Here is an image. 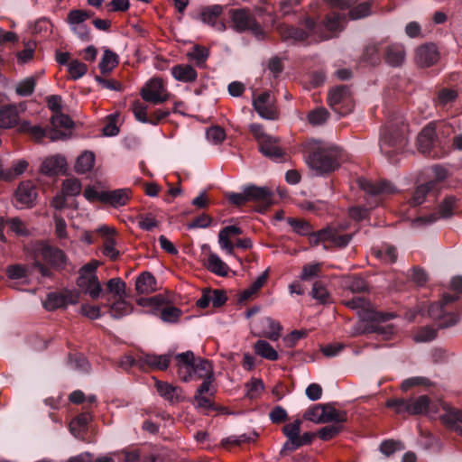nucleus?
I'll return each mask as SVG.
<instances>
[{"mask_svg": "<svg viewBox=\"0 0 462 462\" xmlns=\"http://www.w3.org/2000/svg\"><path fill=\"white\" fill-rule=\"evenodd\" d=\"M339 151L323 141L310 140L305 145V162L317 174H327L338 168Z\"/></svg>", "mask_w": 462, "mask_h": 462, "instance_id": "obj_1", "label": "nucleus"}, {"mask_svg": "<svg viewBox=\"0 0 462 462\" xmlns=\"http://www.w3.org/2000/svg\"><path fill=\"white\" fill-rule=\"evenodd\" d=\"M360 321L353 327L351 336L376 333L383 339H389L395 333V328L392 324L385 322L394 318L393 313L378 311L359 312Z\"/></svg>", "mask_w": 462, "mask_h": 462, "instance_id": "obj_2", "label": "nucleus"}, {"mask_svg": "<svg viewBox=\"0 0 462 462\" xmlns=\"http://www.w3.org/2000/svg\"><path fill=\"white\" fill-rule=\"evenodd\" d=\"M407 125L402 122L389 123L381 133V152L391 162H395L394 156L402 151L406 144Z\"/></svg>", "mask_w": 462, "mask_h": 462, "instance_id": "obj_3", "label": "nucleus"}, {"mask_svg": "<svg viewBox=\"0 0 462 462\" xmlns=\"http://www.w3.org/2000/svg\"><path fill=\"white\" fill-rule=\"evenodd\" d=\"M178 374L180 378L188 382L193 375L199 379L212 378L213 367L209 361L202 358H195L193 352L187 351L176 355Z\"/></svg>", "mask_w": 462, "mask_h": 462, "instance_id": "obj_4", "label": "nucleus"}, {"mask_svg": "<svg viewBox=\"0 0 462 462\" xmlns=\"http://www.w3.org/2000/svg\"><path fill=\"white\" fill-rule=\"evenodd\" d=\"M303 418L316 424L340 423L346 420V413L344 411L335 409L329 403L316 404L305 411Z\"/></svg>", "mask_w": 462, "mask_h": 462, "instance_id": "obj_5", "label": "nucleus"}, {"mask_svg": "<svg viewBox=\"0 0 462 462\" xmlns=\"http://www.w3.org/2000/svg\"><path fill=\"white\" fill-rule=\"evenodd\" d=\"M430 398L421 395L415 399L405 400L402 398L390 399L386 402L388 408L394 409L397 413H408L411 415L426 412L430 407Z\"/></svg>", "mask_w": 462, "mask_h": 462, "instance_id": "obj_6", "label": "nucleus"}, {"mask_svg": "<svg viewBox=\"0 0 462 462\" xmlns=\"http://www.w3.org/2000/svg\"><path fill=\"white\" fill-rule=\"evenodd\" d=\"M328 106L341 116L347 115L353 108L350 92L345 86L332 89L328 94Z\"/></svg>", "mask_w": 462, "mask_h": 462, "instance_id": "obj_7", "label": "nucleus"}, {"mask_svg": "<svg viewBox=\"0 0 462 462\" xmlns=\"http://www.w3.org/2000/svg\"><path fill=\"white\" fill-rule=\"evenodd\" d=\"M233 26L237 32L251 31L256 37L263 36V31L258 23L255 22L253 14L245 9L232 11Z\"/></svg>", "mask_w": 462, "mask_h": 462, "instance_id": "obj_8", "label": "nucleus"}, {"mask_svg": "<svg viewBox=\"0 0 462 462\" xmlns=\"http://www.w3.org/2000/svg\"><path fill=\"white\" fill-rule=\"evenodd\" d=\"M140 94L143 99L153 105L162 104L169 98V94L160 79L149 80L142 88Z\"/></svg>", "mask_w": 462, "mask_h": 462, "instance_id": "obj_9", "label": "nucleus"}, {"mask_svg": "<svg viewBox=\"0 0 462 462\" xmlns=\"http://www.w3.org/2000/svg\"><path fill=\"white\" fill-rule=\"evenodd\" d=\"M79 300V294L75 291L66 290L61 292H50L43 300V307L47 310H54L67 307L69 304H76Z\"/></svg>", "mask_w": 462, "mask_h": 462, "instance_id": "obj_10", "label": "nucleus"}, {"mask_svg": "<svg viewBox=\"0 0 462 462\" xmlns=\"http://www.w3.org/2000/svg\"><path fill=\"white\" fill-rule=\"evenodd\" d=\"M247 200L254 201L259 204L258 211L266 210L273 204V192L266 187H257L249 185L245 187Z\"/></svg>", "mask_w": 462, "mask_h": 462, "instance_id": "obj_11", "label": "nucleus"}, {"mask_svg": "<svg viewBox=\"0 0 462 462\" xmlns=\"http://www.w3.org/2000/svg\"><path fill=\"white\" fill-rule=\"evenodd\" d=\"M357 184L360 189L373 196H387L397 191L396 188L387 180L372 182L365 178H359Z\"/></svg>", "mask_w": 462, "mask_h": 462, "instance_id": "obj_12", "label": "nucleus"}, {"mask_svg": "<svg viewBox=\"0 0 462 462\" xmlns=\"http://www.w3.org/2000/svg\"><path fill=\"white\" fill-rule=\"evenodd\" d=\"M439 59L438 48L433 43H426L419 46L415 51L414 60L422 68L434 65Z\"/></svg>", "mask_w": 462, "mask_h": 462, "instance_id": "obj_13", "label": "nucleus"}, {"mask_svg": "<svg viewBox=\"0 0 462 462\" xmlns=\"http://www.w3.org/2000/svg\"><path fill=\"white\" fill-rule=\"evenodd\" d=\"M15 207L29 208L37 197L35 186L30 180L21 182L15 191Z\"/></svg>", "mask_w": 462, "mask_h": 462, "instance_id": "obj_14", "label": "nucleus"}, {"mask_svg": "<svg viewBox=\"0 0 462 462\" xmlns=\"http://www.w3.org/2000/svg\"><path fill=\"white\" fill-rule=\"evenodd\" d=\"M253 105L263 118L274 119L276 117L274 99L269 92L262 93L257 98L254 99Z\"/></svg>", "mask_w": 462, "mask_h": 462, "instance_id": "obj_15", "label": "nucleus"}, {"mask_svg": "<svg viewBox=\"0 0 462 462\" xmlns=\"http://www.w3.org/2000/svg\"><path fill=\"white\" fill-rule=\"evenodd\" d=\"M40 254L44 261L56 269H63L67 263L65 254L59 248L43 245L40 249Z\"/></svg>", "mask_w": 462, "mask_h": 462, "instance_id": "obj_16", "label": "nucleus"}, {"mask_svg": "<svg viewBox=\"0 0 462 462\" xmlns=\"http://www.w3.org/2000/svg\"><path fill=\"white\" fill-rule=\"evenodd\" d=\"M305 25L308 28L309 32H305L301 29H298V28H294V27L287 26V25L281 26L279 28V32H280L282 38L284 40L291 39L294 41L301 42V41H304L310 35V33L312 32V31L314 30L315 21L311 18H307L305 20Z\"/></svg>", "mask_w": 462, "mask_h": 462, "instance_id": "obj_17", "label": "nucleus"}, {"mask_svg": "<svg viewBox=\"0 0 462 462\" xmlns=\"http://www.w3.org/2000/svg\"><path fill=\"white\" fill-rule=\"evenodd\" d=\"M301 420H296L291 423H288L283 427V433L288 438V440L283 445L281 450L282 455H285L288 451H292L297 448V439L300 436Z\"/></svg>", "mask_w": 462, "mask_h": 462, "instance_id": "obj_18", "label": "nucleus"}, {"mask_svg": "<svg viewBox=\"0 0 462 462\" xmlns=\"http://www.w3.org/2000/svg\"><path fill=\"white\" fill-rule=\"evenodd\" d=\"M18 106L14 104L5 105L0 108V128L11 129L18 125Z\"/></svg>", "mask_w": 462, "mask_h": 462, "instance_id": "obj_19", "label": "nucleus"}, {"mask_svg": "<svg viewBox=\"0 0 462 462\" xmlns=\"http://www.w3.org/2000/svg\"><path fill=\"white\" fill-rule=\"evenodd\" d=\"M78 286L92 300H97L103 292V289L97 276L79 277L77 281Z\"/></svg>", "mask_w": 462, "mask_h": 462, "instance_id": "obj_20", "label": "nucleus"}, {"mask_svg": "<svg viewBox=\"0 0 462 462\" xmlns=\"http://www.w3.org/2000/svg\"><path fill=\"white\" fill-rule=\"evenodd\" d=\"M130 190L127 189H119L111 191H103L100 196V201L108 203L114 208L125 206L129 200Z\"/></svg>", "mask_w": 462, "mask_h": 462, "instance_id": "obj_21", "label": "nucleus"}, {"mask_svg": "<svg viewBox=\"0 0 462 462\" xmlns=\"http://www.w3.org/2000/svg\"><path fill=\"white\" fill-rule=\"evenodd\" d=\"M279 138L271 136L265 141H261L259 144L260 152L272 160H277L283 156L284 152L279 144Z\"/></svg>", "mask_w": 462, "mask_h": 462, "instance_id": "obj_22", "label": "nucleus"}, {"mask_svg": "<svg viewBox=\"0 0 462 462\" xmlns=\"http://www.w3.org/2000/svg\"><path fill=\"white\" fill-rule=\"evenodd\" d=\"M66 160L63 156L53 155L46 158L41 166V171L46 175H58L65 170Z\"/></svg>", "mask_w": 462, "mask_h": 462, "instance_id": "obj_23", "label": "nucleus"}, {"mask_svg": "<svg viewBox=\"0 0 462 462\" xmlns=\"http://www.w3.org/2000/svg\"><path fill=\"white\" fill-rule=\"evenodd\" d=\"M171 356L170 354L155 355V354H143L139 362L147 365L153 369L166 370L171 362Z\"/></svg>", "mask_w": 462, "mask_h": 462, "instance_id": "obj_24", "label": "nucleus"}, {"mask_svg": "<svg viewBox=\"0 0 462 462\" xmlns=\"http://www.w3.org/2000/svg\"><path fill=\"white\" fill-rule=\"evenodd\" d=\"M240 234H242V229L236 226H227L222 228L218 233V243L221 249L225 250L227 254H232L234 251V244L231 242V237Z\"/></svg>", "mask_w": 462, "mask_h": 462, "instance_id": "obj_25", "label": "nucleus"}, {"mask_svg": "<svg viewBox=\"0 0 462 462\" xmlns=\"http://www.w3.org/2000/svg\"><path fill=\"white\" fill-rule=\"evenodd\" d=\"M405 49L401 44H391L384 52L385 61L392 67H399L405 60Z\"/></svg>", "mask_w": 462, "mask_h": 462, "instance_id": "obj_26", "label": "nucleus"}, {"mask_svg": "<svg viewBox=\"0 0 462 462\" xmlns=\"http://www.w3.org/2000/svg\"><path fill=\"white\" fill-rule=\"evenodd\" d=\"M441 421L462 435V411L456 409H446L440 415Z\"/></svg>", "mask_w": 462, "mask_h": 462, "instance_id": "obj_27", "label": "nucleus"}, {"mask_svg": "<svg viewBox=\"0 0 462 462\" xmlns=\"http://www.w3.org/2000/svg\"><path fill=\"white\" fill-rule=\"evenodd\" d=\"M435 128L431 125L425 126L418 136V149L424 154H429L434 144Z\"/></svg>", "mask_w": 462, "mask_h": 462, "instance_id": "obj_28", "label": "nucleus"}, {"mask_svg": "<svg viewBox=\"0 0 462 462\" xmlns=\"http://www.w3.org/2000/svg\"><path fill=\"white\" fill-rule=\"evenodd\" d=\"M140 458V455L137 449L132 450H122L110 454L109 456L100 457L95 459L94 462H114L117 460L119 462H134Z\"/></svg>", "mask_w": 462, "mask_h": 462, "instance_id": "obj_29", "label": "nucleus"}, {"mask_svg": "<svg viewBox=\"0 0 462 462\" xmlns=\"http://www.w3.org/2000/svg\"><path fill=\"white\" fill-rule=\"evenodd\" d=\"M171 75L176 80L182 82H193L198 74L196 70L188 64H180L171 68Z\"/></svg>", "mask_w": 462, "mask_h": 462, "instance_id": "obj_30", "label": "nucleus"}, {"mask_svg": "<svg viewBox=\"0 0 462 462\" xmlns=\"http://www.w3.org/2000/svg\"><path fill=\"white\" fill-rule=\"evenodd\" d=\"M443 304L439 301L438 303H432L429 308V314L434 319H446L440 321V328H448L455 325L458 321L457 316L455 314H448L447 316L442 315Z\"/></svg>", "mask_w": 462, "mask_h": 462, "instance_id": "obj_31", "label": "nucleus"}, {"mask_svg": "<svg viewBox=\"0 0 462 462\" xmlns=\"http://www.w3.org/2000/svg\"><path fill=\"white\" fill-rule=\"evenodd\" d=\"M135 290L140 294H148L156 290L155 278L147 272L141 273L135 282Z\"/></svg>", "mask_w": 462, "mask_h": 462, "instance_id": "obj_32", "label": "nucleus"}, {"mask_svg": "<svg viewBox=\"0 0 462 462\" xmlns=\"http://www.w3.org/2000/svg\"><path fill=\"white\" fill-rule=\"evenodd\" d=\"M91 419V415L88 412L81 413L73 419L69 423V430L72 435L78 439L83 438L85 428Z\"/></svg>", "mask_w": 462, "mask_h": 462, "instance_id": "obj_33", "label": "nucleus"}, {"mask_svg": "<svg viewBox=\"0 0 462 462\" xmlns=\"http://www.w3.org/2000/svg\"><path fill=\"white\" fill-rule=\"evenodd\" d=\"M405 449V445L402 440L388 439L381 442L379 451L386 457L391 458L395 453Z\"/></svg>", "mask_w": 462, "mask_h": 462, "instance_id": "obj_34", "label": "nucleus"}, {"mask_svg": "<svg viewBox=\"0 0 462 462\" xmlns=\"http://www.w3.org/2000/svg\"><path fill=\"white\" fill-rule=\"evenodd\" d=\"M263 336L276 341L281 336L282 326L279 322L271 318H264L262 319Z\"/></svg>", "mask_w": 462, "mask_h": 462, "instance_id": "obj_35", "label": "nucleus"}, {"mask_svg": "<svg viewBox=\"0 0 462 462\" xmlns=\"http://www.w3.org/2000/svg\"><path fill=\"white\" fill-rule=\"evenodd\" d=\"M207 268L213 273L219 276H226L228 273V266L221 258L214 253H209L208 257Z\"/></svg>", "mask_w": 462, "mask_h": 462, "instance_id": "obj_36", "label": "nucleus"}, {"mask_svg": "<svg viewBox=\"0 0 462 462\" xmlns=\"http://www.w3.org/2000/svg\"><path fill=\"white\" fill-rule=\"evenodd\" d=\"M132 311L133 307L125 300V298H118L110 305V315L113 319H121Z\"/></svg>", "mask_w": 462, "mask_h": 462, "instance_id": "obj_37", "label": "nucleus"}, {"mask_svg": "<svg viewBox=\"0 0 462 462\" xmlns=\"http://www.w3.org/2000/svg\"><path fill=\"white\" fill-rule=\"evenodd\" d=\"M435 185L436 181L431 180L418 186L409 203L411 206H419L422 204L425 201L427 194L435 187Z\"/></svg>", "mask_w": 462, "mask_h": 462, "instance_id": "obj_38", "label": "nucleus"}, {"mask_svg": "<svg viewBox=\"0 0 462 462\" xmlns=\"http://www.w3.org/2000/svg\"><path fill=\"white\" fill-rule=\"evenodd\" d=\"M94 162V153L92 152L86 151L78 157L75 164V171L79 173L89 171L93 168Z\"/></svg>", "mask_w": 462, "mask_h": 462, "instance_id": "obj_39", "label": "nucleus"}, {"mask_svg": "<svg viewBox=\"0 0 462 462\" xmlns=\"http://www.w3.org/2000/svg\"><path fill=\"white\" fill-rule=\"evenodd\" d=\"M254 348L255 353L263 358L275 361L279 357L277 351L265 340H258Z\"/></svg>", "mask_w": 462, "mask_h": 462, "instance_id": "obj_40", "label": "nucleus"}, {"mask_svg": "<svg viewBox=\"0 0 462 462\" xmlns=\"http://www.w3.org/2000/svg\"><path fill=\"white\" fill-rule=\"evenodd\" d=\"M268 278V270L264 271L247 289L240 293V300H247L263 286Z\"/></svg>", "mask_w": 462, "mask_h": 462, "instance_id": "obj_41", "label": "nucleus"}, {"mask_svg": "<svg viewBox=\"0 0 462 462\" xmlns=\"http://www.w3.org/2000/svg\"><path fill=\"white\" fill-rule=\"evenodd\" d=\"M155 387L160 395L165 398L166 400L173 401L175 399H178L180 396V389L168 383L156 381Z\"/></svg>", "mask_w": 462, "mask_h": 462, "instance_id": "obj_42", "label": "nucleus"}, {"mask_svg": "<svg viewBox=\"0 0 462 462\" xmlns=\"http://www.w3.org/2000/svg\"><path fill=\"white\" fill-rule=\"evenodd\" d=\"M118 64L117 55L110 50L104 51L103 57L99 62V69L103 74L109 73Z\"/></svg>", "mask_w": 462, "mask_h": 462, "instance_id": "obj_43", "label": "nucleus"}, {"mask_svg": "<svg viewBox=\"0 0 462 462\" xmlns=\"http://www.w3.org/2000/svg\"><path fill=\"white\" fill-rule=\"evenodd\" d=\"M28 167V162L25 160H19L15 162L12 168L5 171L1 175V180H12L19 175L23 174Z\"/></svg>", "mask_w": 462, "mask_h": 462, "instance_id": "obj_44", "label": "nucleus"}, {"mask_svg": "<svg viewBox=\"0 0 462 462\" xmlns=\"http://www.w3.org/2000/svg\"><path fill=\"white\" fill-rule=\"evenodd\" d=\"M36 79L34 77H27L19 81L15 87V92L21 97L31 96L35 88Z\"/></svg>", "mask_w": 462, "mask_h": 462, "instance_id": "obj_45", "label": "nucleus"}, {"mask_svg": "<svg viewBox=\"0 0 462 462\" xmlns=\"http://www.w3.org/2000/svg\"><path fill=\"white\" fill-rule=\"evenodd\" d=\"M106 288L108 292L112 293L115 297L118 298H125L126 292L125 282L120 278H112L106 283Z\"/></svg>", "mask_w": 462, "mask_h": 462, "instance_id": "obj_46", "label": "nucleus"}, {"mask_svg": "<svg viewBox=\"0 0 462 462\" xmlns=\"http://www.w3.org/2000/svg\"><path fill=\"white\" fill-rule=\"evenodd\" d=\"M222 10V7L218 5L205 7L200 14L201 21L205 23L214 25L217 18L221 14Z\"/></svg>", "mask_w": 462, "mask_h": 462, "instance_id": "obj_47", "label": "nucleus"}, {"mask_svg": "<svg viewBox=\"0 0 462 462\" xmlns=\"http://www.w3.org/2000/svg\"><path fill=\"white\" fill-rule=\"evenodd\" d=\"M346 306L350 309L356 310L357 314L363 311H375L372 309L370 301L364 297H355L352 300L346 301Z\"/></svg>", "mask_w": 462, "mask_h": 462, "instance_id": "obj_48", "label": "nucleus"}, {"mask_svg": "<svg viewBox=\"0 0 462 462\" xmlns=\"http://www.w3.org/2000/svg\"><path fill=\"white\" fill-rule=\"evenodd\" d=\"M5 223L7 224L9 226L10 229L16 235L26 236L28 234V231H27L24 224L18 217H14V218L7 219V220H5L3 217H0V227Z\"/></svg>", "mask_w": 462, "mask_h": 462, "instance_id": "obj_49", "label": "nucleus"}, {"mask_svg": "<svg viewBox=\"0 0 462 462\" xmlns=\"http://www.w3.org/2000/svg\"><path fill=\"white\" fill-rule=\"evenodd\" d=\"M287 223L296 233L301 236L309 235L312 229L310 224L304 219L289 217L287 218Z\"/></svg>", "mask_w": 462, "mask_h": 462, "instance_id": "obj_50", "label": "nucleus"}, {"mask_svg": "<svg viewBox=\"0 0 462 462\" xmlns=\"http://www.w3.org/2000/svg\"><path fill=\"white\" fill-rule=\"evenodd\" d=\"M70 79L76 80L82 78L88 71L87 66L78 60H71L68 65Z\"/></svg>", "mask_w": 462, "mask_h": 462, "instance_id": "obj_51", "label": "nucleus"}, {"mask_svg": "<svg viewBox=\"0 0 462 462\" xmlns=\"http://www.w3.org/2000/svg\"><path fill=\"white\" fill-rule=\"evenodd\" d=\"M328 118V112L323 108H316L311 110L308 115V121L312 125H319L324 124Z\"/></svg>", "mask_w": 462, "mask_h": 462, "instance_id": "obj_52", "label": "nucleus"}, {"mask_svg": "<svg viewBox=\"0 0 462 462\" xmlns=\"http://www.w3.org/2000/svg\"><path fill=\"white\" fill-rule=\"evenodd\" d=\"M345 284L346 287L352 292H364L368 289L365 281L363 278L357 276L347 278Z\"/></svg>", "mask_w": 462, "mask_h": 462, "instance_id": "obj_53", "label": "nucleus"}, {"mask_svg": "<svg viewBox=\"0 0 462 462\" xmlns=\"http://www.w3.org/2000/svg\"><path fill=\"white\" fill-rule=\"evenodd\" d=\"M311 295L319 303H327L329 300V293L320 282H315L313 283Z\"/></svg>", "mask_w": 462, "mask_h": 462, "instance_id": "obj_54", "label": "nucleus"}, {"mask_svg": "<svg viewBox=\"0 0 462 462\" xmlns=\"http://www.w3.org/2000/svg\"><path fill=\"white\" fill-rule=\"evenodd\" d=\"M187 55L189 60H195L198 66H202L208 57V50L197 45Z\"/></svg>", "mask_w": 462, "mask_h": 462, "instance_id": "obj_55", "label": "nucleus"}, {"mask_svg": "<svg viewBox=\"0 0 462 462\" xmlns=\"http://www.w3.org/2000/svg\"><path fill=\"white\" fill-rule=\"evenodd\" d=\"M81 191V183L77 179H67L62 184V192L66 196H77Z\"/></svg>", "mask_w": 462, "mask_h": 462, "instance_id": "obj_56", "label": "nucleus"}, {"mask_svg": "<svg viewBox=\"0 0 462 462\" xmlns=\"http://www.w3.org/2000/svg\"><path fill=\"white\" fill-rule=\"evenodd\" d=\"M335 230L336 229H333L331 227H327L316 233H313L310 238V242L314 245H317L319 242H332V237L334 236Z\"/></svg>", "mask_w": 462, "mask_h": 462, "instance_id": "obj_57", "label": "nucleus"}, {"mask_svg": "<svg viewBox=\"0 0 462 462\" xmlns=\"http://www.w3.org/2000/svg\"><path fill=\"white\" fill-rule=\"evenodd\" d=\"M321 271V263L305 264L302 267L300 278L302 281H310L319 276Z\"/></svg>", "mask_w": 462, "mask_h": 462, "instance_id": "obj_58", "label": "nucleus"}, {"mask_svg": "<svg viewBox=\"0 0 462 462\" xmlns=\"http://www.w3.org/2000/svg\"><path fill=\"white\" fill-rule=\"evenodd\" d=\"M457 97V91L448 88H442L438 94L436 102L439 106H446L447 105L454 102Z\"/></svg>", "mask_w": 462, "mask_h": 462, "instance_id": "obj_59", "label": "nucleus"}, {"mask_svg": "<svg viewBox=\"0 0 462 462\" xmlns=\"http://www.w3.org/2000/svg\"><path fill=\"white\" fill-rule=\"evenodd\" d=\"M90 17V13L84 10H72L68 14V23L70 27L82 24Z\"/></svg>", "mask_w": 462, "mask_h": 462, "instance_id": "obj_60", "label": "nucleus"}, {"mask_svg": "<svg viewBox=\"0 0 462 462\" xmlns=\"http://www.w3.org/2000/svg\"><path fill=\"white\" fill-rule=\"evenodd\" d=\"M51 123L53 128L63 127L65 129H70L74 125L73 121L67 115H64L61 112L52 116Z\"/></svg>", "mask_w": 462, "mask_h": 462, "instance_id": "obj_61", "label": "nucleus"}, {"mask_svg": "<svg viewBox=\"0 0 462 462\" xmlns=\"http://www.w3.org/2000/svg\"><path fill=\"white\" fill-rule=\"evenodd\" d=\"M344 17L338 14H333L328 15L326 20L324 21V25L328 31L335 32L341 31L343 29L342 22Z\"/></svg>", "mask_w": 462, "mask_h": 462, "instance_id": "obj_62", "label": "nucleus"}, {"mask_svg": "<svg viewBox=\"0 0 462 462\" xmlns=\"http://www.w3.org/2000/svg\"><path fill=\"white\" fill-rule=\"evenodd\" d=\"M147 106L139 101H134L132 104V111L136 118L141 123L149 124L150 117L147 116Z\"/></svg>", "mask_w": 462, "mask_h": 462, "instance_id": "obj_63", "label": "nucleus"}, {"mask_svg": "<svg viewBox=\"0 0 462 462\" xmlns=\"http://www.w3.org/2000/svg\"><path fill=\"white\" fill-rule=\"evenodd\" d=\"M206 134L208 140L213 143L214 144L221 143L226 138L224 129L219 126L210 127L209 129H208Z\"/></svg>", "mask_w": 462, "mask_h": 462, "instance_id": "obj_64", "label": "nucleus"}]
</instances>
